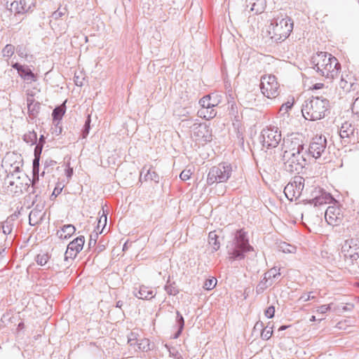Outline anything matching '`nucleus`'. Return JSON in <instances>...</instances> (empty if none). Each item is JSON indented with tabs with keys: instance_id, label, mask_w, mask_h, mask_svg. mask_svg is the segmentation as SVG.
Returning a JSON list of instances; mask_svg holds the SVG:
<instances>
[{
	"instance_id": "obj_1",
	"label": "nucleus",
	"mask_w": 359,
	"mask_h": 359,
	"mask_svg": "<svg viewBox=\"0 0 359 359\" xmlns=\"http://www.w3.org/2000/svg\"><path fill=\"white\" fill-rule=\"evenodd\" d=\"M282 149L283 152L280 154V158L283 161L285 170L294 175V180H304L299 175L304 173L306 164L307 150L304 149L303 140L297 134L287 135L283 138Z\"/></svg>"
},
{
	"instance_id": "obj_2",
	"label": "nucleus",
	"mask_w": 359,
	"mask_h": 359,
	"mask_svg": "<svg viewBox=\"0 0 359 359\" xmlns=\"http://www.w3.org/2000/svg\"><path fill=\"white\" fill-rule=\"evenodd\" d=\"M312 68L323 76L334 79L337 76L341 69V65L337 59L325 52L317 53L311 57Z\"/></svg>"
},
{
	"instance_id": "obj_3",
	"label": "nucleus",
	"mask_w": 359,
	"mask_h": 359,
	"mask_svg": "<svg viewBox=\"0 0 359 359\" xmlns=\"http://www.w3.org/2000/svg\"><path fill=\"white\" fill-rule=\"evenodd\" d=\"M329 101L323 97H312L305 100L302 104V114L310 121L320 120L325 117L328 110Z\"/></svg>"
},
{
	"instance_id": "obj_4",
	"label": "nucleus",
	"mask_w": 359,
	"mask_h": 359,
	"mask_svg": "<svg viewBox=\"0 0 359 359\" xmlns=\"http://www.w3.org/2000/svg\"><path fill=\"white\" fill-rule=\"evenodd\" d=\"M229 259L230 261L241 260L245 258V253L252 250L249 244L245 232L239 230L235 237L226 245Z\"/></svg>"
},
{
	"instance_id": "obj_5",
	"label": "nucleus",
	"mask_w": 359,
	"mask_h": 359,
	"mask_svg": "<svg viewBox=\"0 0 359 359\" xmlns=\"http://www.w3.org/2000/svg\"><path fill=\"white\" fill-rule=\"evenodd\" d=\"M293 29V21L285 15L274 18L269 27V34L275 42H281L285 40Z\"/></svg>"
},
{
	"instance_id": "obj_6",
	"label": "nucleus",
	"mask_w": 359,
	"mask_h": 359,
	"mask_svg": "<svg viewBox=\"0 0 359 359\" xmlns=\"http://www.w3.org/2000/svg\"><path fill=\"white\" fill-rule=\"evenodd\" d=\"M259 138L262 149H273L278 146L282 140L281 132L278 127L267 126L262 130Z\"/></svg>"
},
{
	"instance_id": "obj_7",
	"label": "nucleus",
	"mask_w": 359,
	"mask_h": 359,
	"mask_svg": "<svg viewBox=\"0 0 359 359\" xmlns=\"http://www.w3.org/2000/svg\"><path fill=\"white\" fill-rule=\"evenodd\" d=\"M327 139L325 136L320 135L313 137L310 142L306 156L310 155L316 159L320 158L327 154Z\"/></svg>"
},
{
	"instance_id": "obj_8",
	"label": "nucleus",
	"mask_w": 359,
	"mask_h": 359,
	"mask_svg": "<svg viewBox=\"0 0 359 359\" xmlns=\"http://www.w3.org/2000/svg\"><path fill=\"white\" fill-rule=\"evenodd\" d=\"M261 90L268 98H275L278 95V83L274 75H264L261 78Z\"/></svg>"
},
{
	"instance_id": "obj_9",
	"label": "nucleus",
	"mask_w": 359,
	"mask_h": 359,
	"mask_svg": "<svg viewBox=\"0 0 359 359\" xmlns=\"http://www.w3.org/2000/svg\"><path fill=\"white\" fill-rule=\"evenodd\" d=\"M341 253L346 262L353 264L359 258V243L358 241L349 239L345 241L341 247Z\"/></svg>"
},
{
	"instance_id": "obj_10",
	"label": "nucleus",
	"mask_w": 359,
	"mask_h": 359,
	"mask_svg": "<svg viewBox=\"0 0 359 359\" xmlns=\"http://www.w3.org/2000/svg\"><path fill=\"white\" fill-rule=\"evenodd\" d=\"M233 172L231 164L221 163L209 171L207 180H229Z\"/></svg>"
},
{
	"instance_id": "obj_11",
	"label": "nucleus",
	"mask_w": 359,
	"mask_h": 359,
	"mask_svg": "<svg viewBox=\"0 0 359 359\" xmlns=\"http://www.w3.org/2000/svg\"><path fill=\"white\" fill-rule=\"evenodd\" d=\"M325 218L328 224L337 226L342 222L344 214L340 207L334 204L327 208L325 212Z\"/></svg>"
},
{
	"instance_id": "obj_12",
	"label": "nucleus",
	"mask_w": 359,
	"mask_h": 359,
	"mask_svg": "<svg viewBox=\"0 0 359 359\" xmlns=\"http://www.w3.org/2000/svg\"><path fill=\"white\" fill-rule=\"evenodd\" d=\"M305 184L302 181H290L284 188L285 196L290 201L299 198L305 193Z\"/></svg>"
},
{
	"instance_id": "obj_13",
	"label": "nucleus",
	"mask_w": 359,
	"mask_h": 359,
	"mask_svg": "<svg viewBox=\"0 0 359 359\" xmlns=\"http://www.w3.org/2000/svg\"><path fill=\"white\" fill-rule=\"evenodd\" d=\"M84 242L85 239L82 236L77 237L70 242L65 253V261L68 262L69 259L73 260L76 257L77 254L83 249Z\"/></svg>"
},
{
	"instance_id": "obj_14",
	"label": "nucleus",
	"mask_w": 359,
	"mask_h": 359,
	"mask_svg": "<svg viewBox=\"0 0 359 359\" xmlns=\"http://www.w3.org/2000/svg\"><path fill=\"white\" fill-rule=\"evenodd\" d=\"M12 67L16 69L20 76L27 83H31L37 80L36 75L33 73L28 66L15 62L12 65Z\"/></svg>"
},
{
	"instance_id": "obj_15",
	"label": "nucleus",
	"mask_w": 359,
	"mask_h": 359,
	"mask_svg": "<svg viewBox=\"0 0 359 359\" xmlns=\"http://www.w3.org/2000/svg\"><path fill=\"white\" fill-rule=\"evenodd\" d=\"M355 126L352 123L348 122L344 123L339 129L340 137L344 140L346 143L351 141L355 142L356 140L355 137Z\"/></svg>"
},
{
	"instance_id": "obj_16",
	"label": "nucleus",
	"mask_w": 359,
	"mask_h": 359,
	"mask_svg": "<svg viewBox=\"0 0 359 359\" xmlns=\"http://www.w3.org/2000/svg\"><path fill=\"white\" fill-rule=\"evenodd\" d=\"M6 8L15 14H21L25 13L26 8L25 0H6Z\"/></svg>"
},
{
	"instance_id": "obj_17",
	"label": "nucleus",
	"mask_w": 359,
	"mask_h": 359,
	"mask_svg": "<svg viewBox=\"0 0 359 359\" xmlns=\"http://www.w3.org/2000/svg\"><path fill=\"white\" fill-rule=\"evenodd\" d=\"M194 134L201 140L209 142L212 141V130L206 124H200L196 128Z\"/></svg>"
},
{
	"instance_id": "obj_18",
	"label": "nucleus",
	"mask_w": 359,
	"mask_h": 359,
	"mask_svg": "<svg viewBox=\"0 0 359 359\" xmlns=\"http://www.w3.org/2000/svg\"><path fill=\"white\" fill-rule=\"evenodd\" d=\"M246 8L250 7V11L255 14H259L264 11L266 6V0H245Z\"/></svg>"
},
{
	"instance_id": "obj_19",
	"label": "nucleus",
	"mask_w": 359,
	"mask_h": 359,
	"mask_svg": "<svg viewBox=\"0 0 359 359\" xmlns=\"http://www.w3.org/2000/svg\"><path fill=\"white\" fill-rule=\"evenodd\" d=\"M134 295L141 299H151L156 295L154 292L145 285H140L139 289L135 288L133 291Z\"/></svg>"
},
{
	"instance_id": "obj_20",
	"label": "nucleus",
	"mask_w": 359,
	"mask_h": 359,
	"mask_svg": "<svg viewBox=\"0 0 359 359\" xmlns=\"http://www.w3.org/2000/svg\"><path fill=\"white\" fill-rule=\"evenodd\" d=\"M306 187L305 189V194L309 196L310 197V199L309 200L308 203H313L318 196L321 195V194L325 193V191L320 188L319 187H316L315 185H311L306 184Z\"/></svg>"
},
{
	"instance_id": "obj_21",
	"label": "nucleus",
	"mask_w": 359,
	"mask_h": 359,
	"mask_svg": "<svg viewBox=\"0 0 359 359\" xmlns=\"http://www.w3.org/2000/svg\"><path fill=\"white\" fill-rule=\"evenodd\" d=\"M339 86L345 92H350L351 90H353V91L355 90L357 88L358 84L355 83L351 80V78L349 77L348 74H346V76H344L343 75L341 76Z\"/></svg>"
},
{
	"instance_id": "obj_22",
	"label": "nucleus",
	"mask_w": 359,
	"mask_h": 359,
	"mask_svg": "<svg viewBox=\"0 0 359 359\" xmlns=\"http://www.w3.org/2000/svg\"><path fill=\"white\" fill-rule=\"evenodd\" d=\"M76 228L72 224L64 225L61 230L57 231L56 235L61 239H67L74 233Z\"/></svg>"
},
{
	"instance_id": "obj_23",
	"label": "nucleus",
	"mask_w": 359,
	"mask_h": 359,
	"mask_svg": "<svg viewBox=\"0 0 359 359\" xmlns=\"http://www.w3.org/2000/svg\"><path fill=\"white\" fill-rule=\"evenodd\" d=\"M332 201H335L334 198L330 193L325 191L321 194V195L311 204H313L315 207H320L325 204L331 203Z\"/></svg>"
},
{
	"instance_id": "obj_24",
	"label": "nucleus",
	"mask_w": 359,
	"mask_h": 359,
	"mask_svg": "<svg viewBox=\"0 0 359 359\" xmlns=\"http://www.w3.org/2000/svg\"><path fill=\"white\" fill-rule=\"evenodd\" d=\"M198 116L201 118H203L205 120H210L211 118H213L216 114L217 111L215 110L214 108H201L198 111Z\"/></svg>"
},
{
	"instance_id": "obj_25",
	"label": "nucleus",
	"mask_w": 359,
	"mask_h": 359,
	"mask_svg": "<svg viewBox=\"0 0 359 359\" xmlns=\"http://www.w3.org/2000/svg\"><path fill=\"white\" fill-rule=\"evenodd\" d=\"M23 187L24 185L22 182H20L19 184H15L14 181H9V185L7 186V192L8 194L19 195L22 193Z\"/></svg>"
},
{
	"instance_id": "obj_26",
	"label": "nucleus",
	"mask_w": 359,
	"mask_h": 359,
	"mask_svg": "<svg viewBox=\"0 0 359 359\" xmlns=\"http://www.w3.org/2000/svg\"><path fill=\"white\" fill-rule=\"evenodd\" d=\"M65 109L66 107L65 103L60 106L56 107L52 112L53 120L54 121H60L65 113Z\"/></svg>"
},
{
	"instance_id": "obj_27",
	"label": "nucleus",
	"mask_w": 359,
	"mask_h": 359,
	"mask_svg": "<svg viewBox=\"0 0 359 359\" xmlns=\"http://www.w3.org/2000/svg\"><path fill=\"white\" fill-rule=\"evenodd\" d=\"M107 221V214H105L104 210H102V215H100V219L97 222V225L95 229V236H97L98 233H102L104 229L106 226Z\"/></svg>"
},
{
	"instance_id": "obj_28",
	"label": "nucleus",
	"mask_w": 359,
	"mask_h": 359,
	"mask_svg": "<svg viewBox=\"0 0 359 359\" xmlns=\"http://www.w3.org/2000/svg\"><path fill=\"white\" fill-rule=\"evenodd\" d=\"M40 108V102L36 101L30 105H27L29 116L32 119L36 118L39 113Z\"/></svg>"
},
{
	"instance_id": "obj_29",
	"label": "nucleus",
	"mask_w": 359,
	"mask_h": 359,
	"mask_svg": "<svg viewBox=\"0 0 359 359\" xmlns=\"http://www.w3.org/2000/svg\"><path fill=\"white\" fill-rule=\"evenodd\" d=\"M42 219V215L41 211L33 210L30 212L29 215V223L31 226H35Z\"/></svg>"
},
{
	"instance_id": "obj_30",
	"label": "nucleus",
	"mask_w": 359,
	"mask_h": 359,
	"mask_svg": "<svg viewBox=\"0 0 359 359\" xmlns=\"http://www.w3.org/2000/svg\"><path fill=\"white\" fill-rule=\"evenodd\" d=\"M217 235L215 231H211L208 235V243L213 248L214 251L219 250L220 247L219 242L217 241Z\"/></svg>"
},
{
	"instance_id": "obj_31",
	"label": "nucleus",
	"mask_w": 359,
	"mask_h": 359,
	"mask_svg": "<svg viewBox=\"0 0 359 359\" xmlns=\"http://www.w3.org/2000/svg\"><path fill=\"white\" fill-rule=\"evenodd\" d=\"M143 174L144 175V180H154L158 177V174L152 168H147L146 167H144L140 172V180H141Z\"/></svg>"
},
{
	"instance_id": "obj_32",
	"label": "nucleus",
	"mask_w": 359,
	"mask_h": 359,
	"mask_svg": "<svg viewBox=\"0 0 359 359\" xmlns=\"http://www.w3.org/2000/svg\"><path fill=\"white\" fill-rule=\"evenodd\" d=\"M212 95H206L203 96L200 100L199 104L201 105V108L206 107V108H214L215 104L211 102L212 99Z\"/></svg>"
},
{
	"instance_id": "obj_33",
	"label": "nucleus",
	"mask_w": 359,
	"mask_h": 359,
	"mask_svg": "<svg viewBox=\"0 0 359 359\" xmlns=\"http://www.w3.org/2000/svg\"><path fill=\"white\" fill-rule=\"evenodd\" d=\"M68 14L67 6L65 5V6H60L57 11H54L51 14V18L54 20H58L62 17L67 15Z\"/></svg>"
},
{
	"instance_id": "obj_34",
	"label": "nucleus",
	"mask_w": 359,
	"mask_h": 359,
	"mask_svg": "<svg viewBox=\"0 0 359 359\" xmlns=\"http://www.w3.org/2000/svg\"><path fill=\"white\" fill-rule=\"evenodd\" d=\"M279 250L284 253H295L297 248L287 243L282 242L278 245Z\"/></svg>"
},
{
	"instance_id": "obj_35",
	"label": "nucleus",
	"mask_w": 359,
	"mask_h": 359,
	"mask_svg": "<svg viewBox=\"0 0 359 359\" xmlns=\"http://www.w3.org/2000/svg\"><path fill=\"white\" fill-rule=\"evenodd\" d=\"M23 140L30 145H34L36 144L37 142V135L34 131L29 132L24 135Z\"/></svg>"
},
{
	"instance_id": "obj_36",
	"label": "nucleus",
	"mask_w": 359,
	"mask_h": 359,
	"mask_svg": "<svg viewBox=\"0 0 359 359\" xmlns=\"http://www.w3.org/2000/svg\"><path fill=\"white\" fill-rule=\"evenodd\" d=\"M39 162L40 157L34 156L32 163V173H33V179L32 180H39Z\"/></svg>"
},
{
	"instance_id": "obj_37",
	"label": "nucleus",
	"mask_w": 359,
	"mask_h": 359,
	"mask_svg": "<svg viewBox=\"0 0 359 359\" xmlns=\"http://www.w3.org/2000/svg\"><path fill=\"white\" fill-rule=\"evenodd\" d=\"M165 290L166 291L167 294L169 295H176L178 294L179 290L175 285V283H170V281H168L166 285L164 287Z\"/></svg>"
},
{
	"instance_id": "obj_38",
	"label": "nucleus",
	"mask_w": 359,
	"mask_h": 359,
	"mask_svg": "<svg viewBox=\"0 0 359 359\" xmlns=\"http://www.w3.org/2000/svg\"><path fill=\"white\" fill-rule=\"evenodd\" d=\"M56 161L53 160H46L44 163L43 171L41 173V177H44L45 172H51L54 167L56 165Z\"/></svg>"
},
{
	"instance_id": "obj_39",
	"label": "nucleus",
	"mask_w": 359,
	"mask_h": 359,
	"mask_svg": "<svg viewBox=\"0 0 359 359\" xmlns=\"http://www.w3.org/2000/svg\"><path fill=\"white\" fill-rule=\"evenodd\" d=\"M280 275V269L276 267H273L269 270L266 273H264V280H270L271 278H276L278 276Z\"/></svg>"
},
{
	"instance_id": "obj_40",
	"label": "nucleus",
	"mask_w": 359,
	"mask_h": 359,
	"mask_svg": "<svg viewBox=\"0 0 359 359\" xmlns=\"http://www.w3.org/2000/svg\"><path fill=\"white\" fill-rule=\"evenodd\" d=\"M90 122H91L90 115L88 114L86 120L84 123V126L82 129L81 135H82L83 138H86L89 134L90 129Z\"/></svg>"
},
{
	"instance_id": "obj_41",
	"label": "nucleus",
	"mask_w": 359,
	"mask_h": 359,
	"mask_svg": "<svg viewBox=\"0 0 359 359\" xmlns=\"http://www.w3.org/2000/svg\"><path fill=\"white\" fill-rule=\"evenodd\" d=\"M137 347L140 350L142 351H147L150 350V342L148 339H139V342L137 343Z\"/></svg>"
},
{
	"instance_id": "obj_42",
	"label": "nucleus",
	"mask_w": 359,
	"mask_h": 359,
	"mask_svg": "<svg viewBox=\"0 0 359 359\" xmlns=\"http://www.w3.org/2000/svg\"><path fill=\"white\" fill-rule=\"evenodd\" d=\"M268 280H264V278L263 280L257 285L256 287V292L257 294L262 293L269 285H271V283L269 284L267 283Z\"/></svg>"
},
{
	"instance_id": "obj_43",
	"label": "nucleus",
	"mask_w": 359,
	"mask_h": 359,
	"mask_svg": "<svg viewBox=\"0 0 359 359\" xmlns=\"http://www.w3.org/2000/svg\"><path fill=\"white\" fill-rule=\"evenodd\" d=\"M14 53V46L11 44H7L3 49V55L5 57L9 58Z\"/></svg>"
},
{
	"instance_id": "obj_44",
	"label": "nucleus",
	"mask_w": 359,
	"mask_h": 359,
	"mask_svg": "<svg viewBox=\"0 0 359 359\" xmlns=\"http://www.w3.org/2000/svg\"><path fill=\"white\" fill-rule=\"evenodd\" d=\"M217 284V280L214 278L211 279H207L203 285V288L207 290L213 289Z\"/></svg>"
},
{
	"instance_id": "obj_45",
	"label": "nucleus",
	"mask_w": 359,
	"mask_h": 359,
	"mask_svg": "<svg viewBox=\"0 0 359 359\" xmlns=\"http://www.w3.org/2000/svg\"><path fill=\"white\" fill-rule=\"evenodd\" d=\"M48 260V254L43 253L41 255H38L36 257V262L39 265L43 266L45 265Z\"/></svg>"
},
{
	"instance_id": "obj_46",
	"label": "nucleus",
	"mask_w": 359,
	"mask_h": 359,
	"mask_svg": "<svg viewBox=\"0 0 359 359\" xmlns=\"http://www.w3.org/2000/svg\"><path fill=\"white\" fill-rule=\"evenodd\" d=\"M65 185L62 182H58L52 193L51 197H56L57 195H59L61 193Z\"/></svg>"
},
{
	"instance_id": "obj_47",
	"label": "nucleus",
	"mask_w": 359,
	"mask_h": 359,
	"mask_svg": "<svg viewBox=\"0 0 359 359\" xmlns=\"http://www.w3.org/2000/svg\"><path fill=\"white\" fill-rule=\"evenodd\" d=\"M293 106V102L287 101V102L283 104L280 108V112H282L283 114L287 113L289 109H290Z\"/></svg>"
},
{
	"instance_id": "obj_48",
	"label": "nucleus",
	"mask_w": 359,
	"mask_h": 359,
	"mask_svg": "<svg viewBox=\"0 0 359 359\" xmlns=\"http://www.w3.org/2000/svg\"><path fill=\"white\" fill-rule=\"evenodd\" d=\"M272 334H273V330L271 328H270L269 330H266V328H264L261 332V337L264 340H268L271 338V337L272 336Z\"/></svg>"
},
{
	"instance_id": "obj_49",
	"label": "nucleus",
	"mask_w": 359,
	"mask_h": 359,
	"mask_svg": "<svg viewBox=\"0 0 359 359\" xmlns=\"http://www.w3.org/2000/svg\"><path fill=\"white\" fill-rule=\"evenodd\" d=\"M332 304L320 306L317 307L316 312L322 314L325 313L331 309Z\"/></svg>"
},
{
	"instance_id": "obj_50",
	"label": "nucleus",
	"mask_w": 359,
	"mask_h": 359,
	"mask_svg": "<svg viewBox=\"0 0 359 359\" xmlns=\"http://www.w3.org/2000/svg\"><path fill=\"white\" fill-rule=\"evenodd\" d=\"M192 175V172L190 169L189 170H184L180 175V180H189L191 178V176Z\"/></svg>"
},
{
	"instance_id": "obj_51",
	"label": "nucleus",
	"mask_w": 359,
	"mask_h": 359,
	"mask_svg": "<svg viewBox=\"0 0 359 359\" xmlns=\"http://www.w3.org/2000/svg\"><path fill=\"white\" fill-rule=\"evenodd\" d=\"M351 110L353 113L359 116V97L352 104Z\"/></svg>"
},
{
	"instance_id": "obj_52",
	"label": "nucleus",
	"mask_w": 359,
	"mask_h": 359,
	"mask_svg": "<svg viewBox=\"0 0 359 359\" xmlns=\"http://www.w3.org/2000/svg\"><path fill=\"white\" fill-rule=\"evenodd\" d=\"M176 314H177L176 320L179 325V328H180V330H183L184 325V318L182 317V316L180 314V313L178 311L176 312Z\"/></svg>"
},
{
	"instance_id": "obj_53",
	"label": "nucleus",
	"mask_w": 359,
	"mask_h": 359,
	"mask_svg": "<svg viewBox=\"0 0 359 359\" xmlns=\"http://www.w3.org/2000/svg\"><path fill=\"white\" fill-rule=\"evenodd\" d=\"M275 313V308L273 306H269L267 308V309L265 311V316L268 318H271L274 316Z\"/></svg>"
},
{
	"instance_id": "obj_54",
	"label": "nucleus",
	"mask_w": 359,
	"mask_h": 359,
	"mask_svg": "<svg viewBox=\"0 0 359 359\" xmlns=\"http://www.w3.org/2000/svg\"><path fill=\"white\" fill-rule=\"evenodd\" d=\"M314 298H315V297L313 295H312V292H311L302 294L300 297L299 300H301L302 302H307V301H309L310 299H313Z\"/></svg>"
},
{
	"instance_id": "obj_55",
	"label": "nucleus",
	"mask_w": 359,
	"mask_h": 359,
	"mask_svg": "<svg viewBox=\"0 0 359 359\" xmlns=\"http://www.w3.org/2000/svg\"><path fill=\"white\" fill-rule=\"evenodd\" d=\"M36 144V147L34 148V156L41 157V154L43 146H42L41 144Z\"/></svg>"
},
{
	"instance_id": "obj_56",
	"label": "nucleus",
	"mask_w": 359,
	"mask_h": 359,
	"mask_svg": "<svg viewBox=\"0 0 359 359\" xmlns=\"http://www.w3.org/2000/svg\"><path fill=\"white\" fill-rule=\"evenodd\" d=\"M132 337H133V333H131L130 337H128V343L129 344V345L130 346L137 345L139 340L138 339H132Z\"/></svg>"
},
{
	"instance_id": "obj_57",
	"label": "nucleus",
	"mask_w": 359,
	"mask_h": 359,
	"mask_svg": "<svg viewBox=\"0 0 359 359\" xmlns=\"http://www.w3.org/2000/svg\"><path fill=\"white\" fill-rule=\"evenodd\" d=\"M264 324L261 321H258L255 323V326H254V331L255 330H259V331H262L264 330Z\"/></svg>"
},
{
	"instance_id": "obj_58",
	"label": "nucleus",
	"mask_w": 359,
	"mask_h": 359,
	"mask_svg": "<svg viewBox=\"0 0 359 359\" xmlns=\"http://www.w3.org/2000/svg\"><path fill=\"white\" fill-rule=\"evenodd\" d=\"M2 229H3V232L5 234H9L11 232V228L7 224H4L2 226Z\"/></svg>"
},
{
	"instance_id": "obj_59",
	"label": "nucleus",
	"mask_w": 359,
	"mask_h": 359,
	"mask_svg": "<svg viewBox=\"0 0 359 359\" xmlns=\"http://www.w3.org/2000/svg\"><path fill=\"white\" fill-rule=\"evenodd\" d=\"M211 95L213 96L212 99L211 100V102L213 104H215V107H216L219 104V100H217V95H214V94H211Z\"/></svg>"
},
{
	"instance_id": "obj_60",
	"label": "nucleus",
	"mask_w": 359,
	"mask_h": 359,
	"mask_svg": "<svg viewBox=\"0 0 359 359\" xmlns=\"http://www.w3.org/2000/svg\"><path fill=\"white\" fill-rule=\"evenodd\" d=\"M73 175V168H68L66 170V176L67 178H71Z\"/></svg>"
},
{
	"instance_id": "obj_61",
	"label": "nucleus",
	"mask_w": 359,
	"mask_h": 359,
	"mask_svg": "<svg viewBox=\"0 0 359 359\" xmlns=\"http://www.w3.org/2000/svg\"><path fill=\"white\" fill-rule=\"evenodd\" d=\"M323 86H324L323 83H318L313 86L312 89L319 90V89H321Z\"/></svg>"
},
{
	"instance_id": "obj_62",
	"label": "nucleus",
	"mask_w": 359,
	"mask_h": 359,
	"mask_svg": "<svg viewBox=\"0 0 359 359\" xmlns=\"http://www.w3.org/2000/svg\"><path fill=\"white\" fill-rule=\"evenodd\" d=\"M45 142H46L45 137H44V136L43 135H41L40 136L39 142H38V143L36 144H41V145L43 146Z\"/></svg>"
},
{
	"instance_id": "obj_63",
	"label": "nucleus",
	"mask_w": 359,
	"mask_h": 359,
	"mask_svg": "<svg viewBox=\"0 0 359 359\" xmlns=\"http://www.w3.org/2000/svg\"><path fill=\"white\" fill-rule=\"evenodd\" d=\"M34 102H35V100H34V97H29V96L27 97V105H30L31 104H32Z\"/></svg>"
},
{
	"instance_id": "obj_64",
	"label": "nucleus",
	"mask_w": 359,
	"mask_h": 359,
	"mask_svg": "<svg viewBox=\"0 0 359 359\" xmlns=\"http://www.w3.org/2000/svg\"><path fill=\"white\" fill-rule=\"evenodd\" d=\"M123 306V301L120 300V301H118L116 302V307L121 309Z\"/></svg>"
}]
</instances>
